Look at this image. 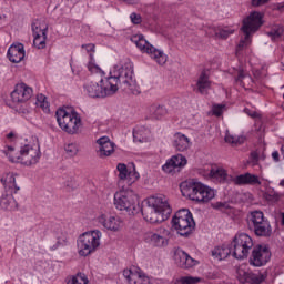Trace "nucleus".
<instances>
[{"instance_id": "1", "label": "nucleus", "mask_w": 284, "mask_h": 284, "mask_svg": "<svg viewBox=\"0 0 284 284\" xmlns=\"http://www.w3.org/2000/svg\"><path fill=\"white\" fill-rule=\"evenodd\" d=\"M113 94L119 92V88L128 94H141L136 79H134V63L130 58L121 60L115 64L106 77Z\"/></svg>"}, {"instance_id": "2", "label": "nucleus", "mask_w": 284, "mask_h": 284, "mask_svg": "<svg viewBox=\"0 0 284 284\" xmlns=\"http://www.w3.org/2000/svg\"><path fill=\"white\" fill-rule=\"evenodd\" d=\"M141 212L146 223H163L172 214V207L165 195H156L144 201Z\"/></svg>"}, {"instance_id": "3", "label": "nucleus", "mask_w": 284, "mask_h": 284, "mask_svg": "<svg viewBox=\"0 0 284 284\" xmlns=\"http://www.w3.org/2000/svg\"><path fill=\"white\" fill-rule=\"evenodd\" d=\"M19 154L17 156L9 155L11 163H21L28 168L37 165L41 159V148L39 141L34 138H21L18 140Z\"/></svg>"}, {"instance_id": "4", "label": "nucleus", "mask_w": 284, "mask_h": 284, "mask_svg": "<svg viewBox=\"0 0 284 284\" xmlns=\"http://www.w3.org/2000/svg\"><path fill=\"white\" fill-rule=\"evenodd\" d=\"M263 26V13L258 11H253L243 20L242 32L244 38L240 40L236 47V54H241L242 50H245L247 45L252 43V37L254 33L258 32Z\"/></svg>"}, {"instance_id": "5", "label": "nucleus", "mask_w": 284, "mask_h": 284, "mask_svg": "<svg viewBox=\"0 0 284 284\" xmlns=\"http://www.w3.org/2000/svg\"><path fill=\"white\" fill-rule=\"evenodd\" d=\"M182 194L196 203H210L215 199L216 190L201 182H190L182 189Z\"/></svg>"}, {"instance_id": "6", "label": "nucleus", "mask_w": 284, "mask_h": 284, "mask_svg": "<svg viewBox=\"0 0 284 284\" xmlns=\"http://www.w3.org/2000/svg\"><path fill=\"white\" fill-rule=\"evenodd\" d=\"M55 116L59 128L67 134H78L81 125H83L81 114L74 110L59 109Z\"/></svg>"}, {"instance_id": "7", "label": "nucleus", "mask_w": 284, "mask_h": 284, "mask_svg": "<svg viewBox=\"0 0 284 284\" xmlns=\"http://www.w3.org/2000/svg\"><path fill=\"white\" fill-rule=\"evenodd\" d=\"M101 236L103 234L99 230L89 231L81 234L77 241L79 256H90L101 246Z\"/></svg>"}, {"instance_id": "8", "label": "nucleus", "mask_w": 284, "mask_h": 284, "mask_svg": "<svg viewBox=\"0 0 284 284\" xmlns=\"http://www.w3.org/2000/svg\"><path fill=\"white\" fill-rule=\"evenodd\" d=\"M172 227L180 236H190L196 227L192 212L187 209L178 211L172 219Z\"/></svg>"}, {"instance_id": "9", "label": "nucleus", "mask_w": 284, "mask_h": 284, "mask_svg": "<svg viewBox=\"0 0 284 284\" xmlns=\"http://www.w3.org/2000/svg\"><path fill=\"white\" fill-rule=\"evenodd\" d=\"M131 41L139 48L142 54H148L158 65H165L168 63V55L162 50L149 43L143 34L133 36Z\"/></svg>"}, {"instance_id": "10", "label": "nucleus", "mask_w": 284, "mask_h": 284, "mask_svg": "<svg viewBox=\"0 0 284 284\" xmlns=\"http://www.w3.org/2000/svg\"><path fill=\"white\" fill-rule=\"evenodd\" d=\"M230 245L234 258L243 261V258L250 256V252L254 247V241L246 233H237Z\"/></svg>"}, {"instance_id": "11", "label": "nucleus", "mask_w": 284, "mask_h": 284, "mask_svg": "<svg viewBox=\"0 0 284 284\" xmlns=\"http://www.w3.org/2000/svg\"><path fill=\"white\" fill-rule=\"evenodd\" d=\"M113 203L120 212L134 214V211L136 210V195L134 194V191L123 189L115 192Z\"/></svg>"}, {"instance_id": "12", "label": "nucleus", "mask_w": 284, "mask_h": 284, "mask_svg": "<svg viewBox=\"0 0 284 284\" xmlns=\"http://www.w3.org/2000/svg\"><path fill=\"white\" fill-rule=\"evenodd\" d=\"M84 92L92 99H105V97L114 94L108 78H102L99 82H87L84 84Z\"/></svg>"}, {"instance_id": "13", "label": "nucleus", "mask_w": 284, "mask_h": 284, "mask_svg": "<svg viewBox=\"0 0 284 284\" xmlns=\"http://www.w3.org/2000/svg\"><path fill=\"white\" fill-rule=\"evenodd\" d=\"M248 226L255 232L256 236H270L272 234V225L265 219L262 211H253L248 215Z\"/></svg>"}, {"instance_id": "14", "label": "nucleus", "mask_w": 284, "mask_h": 284, "mask_svg": "<svg viewBox=\"0 0 284 284\" xmlns=\"http://www.w3.org/2000/svg\"><path fill=\"white\" fill-rule=\"evenodd\" d=\"M270 258H272L270 247L267 245H256L252 250L248 263L252 267H264L270 263Z\"/></svg>"}, {"instance_id": "15", "label": "nucleus", "mask_w": 284, "mask_h": 284, "mask_svg": "<svg viewBox=\"0 0 284 284\" xmlns=\"http://www.w3.org/2000/svg\"><path fill=\"white\" fill-rule=\"evenodd\" d=\"M146 239L154 247H168L172 239V230L160 227L158 233H149Z\"/></svg>"}, {"instance_id": "16", "label": "nucleus", "mask_w": 284, "mask_h": 284, "mask_svg": "<svg viewBox=\"0 0 284 284\" xmlns=\"http://www.w3.org/2000/svg\"><path fill=\"white\" fill-rule=\"evenodd\" d=\"M32 94H34L32 87L21 82L16 84L14 90L11 92V101L12 103H26L32 99Z\"/></svg>"}, {"instance_id": "17", "label": "nucleus", "mask_w": 284, "mask_h": 284, "mask_svg": "<svg viewBox=\"0 0 284 284\" xmlns=\"http://www.w3.org/2000/svg\"><path fill=\"white\" fill-rule=\"evenodd\" d=\"M186 165L187 158H185L183 154H176L165 162L162 170L163 172H166V174H174L175 172H181V170H183V168Z\"/></svg>"}, {"instance_id": "18", "label": "nucleus", "mask_w": 284, "mask_h": 284, "mask_svg": "<svg viewBox=\"0 0 284 284\" xmlns=\"http://www.w3.org/2000/svg\"><path fill=\"white\" fill-rule=\"evenodd\" d=\"M98 223H100V225H103L104 229L109 230L110 232H120V230L124 225L121 216L105 214H102L98 217Z\"/></svg>"}, {"instance_id": "19", "label": "nucleus", "mask_w": 284, "mask_h": 284, "mask_svg": "<svg viewBox=\"0 0 284 284\" xmlns=\"http://www.w3.org/2000/svg\"><path fill=\"white\" fill-rule=\"evenodd\" d=\"M116 170L119 172L118 176L120 182L126 181L128 185H132L133 183H136V181H139L141 176L139 172H136V169L134 166L132 170H129L125 163H119L116 165Z\"/></svg>"}, {"instance_id": "20", "label": "nucleus", "mask_w": 284, "mask_h": 284, "mask_svg": "<svg viewBox=\"0 0 284 284\" xmlns=\"http://www.w3.org/2000/svg\"><path fill=\"white\" fill-rule=\"evenodd\" d=\"M237 280L244 284H261L263 283V281H265V276H263L262 274L253 273L248 268L240 266L237 268Z\"/></svg>"}, {"instance_id": "21", "label": "nucleus", "mask_w": 284, "mask_h": 284, "mask_svg": "<svg viewBox=\"0 0 284 284\" xmlns=\"http://www.w3.org/2000/svg\"><path fill=\"white\" fill-rule=\"evenodd\" d=\"M123 276L129 284H152V278L141 270H124Z\"/></svg>"}, {"instance_id": "22", "label": "nucleus", "mask_w": 284, "mask_h": 284, "mask_svg": "<svg viewBox=\"0 0 284 284\" xmlns=\"http://www.w3.org/2000/svg\"><path fill=\"white\" fill-rule=\"evenodd\" d=\"M97 144L99 145L98 154L101 159L114 154V148H116V145L114 142L110 141V138L102 136L97 140Z\"/></svg>"}, {"instance_id": "23", "label": "nucleus", "mask_w": 284, "mask_h": 284, "mask_svg": "<svg viewBox=\"0 0 284 284\" xmlns=\"http://www.w3.org/2000/svg\"><path fill=\"white\" fill-rule=\"evenodd\" d=\"M33 32V45L38 48V50H43L45 48V41L48 39V28L38 27L37 23L32 24Z\"/></svg>"}, {"instance_id": "24", "label": "nucleus", "mask_w": 284, "mask_h": 284, "mask_svg": "<svg viewBox=\"0 0 284 284\" xmlns=\"http://www.w3.org/2000/svg\"><path fill=\"white\" fill-rule=\"evenodd\" d=\"M7 57L11 63H21V60L26 59V49L23 43L12 44L9 47Z\"/></svg>"}, {"instance_id": "25", "label": "nucleus", "mask_w": 284, "mask_h": 284, "mask_svg": "<svg viewBox=\"0 0 284 284\" xmlns=\"http://www.w3.org/2000/svg\"><path fill=\"white\" fill-rule=\"evenodd\" d=\"M233 183L235 185H251V186H256L261 185V178L256 174H252L250 172H246L244 174H240L233 179Z\"/></svg>"}, {"instance_id": "26", "label": "nucleus", "mask_w": 284, "mask_h": 284, "mask_svg": "<svg viewBox=\"0 0 284 284\" xmlns=\"http://www.w3.org/2000/svg\"><path fill=\"white\" fill-rule=\"evenodd\" d=\"M174 260L176 265L183 270H190V267H194L197 263L190 254L181 250L175 252Z\"/></svg>"}, {"instance_id": "27", "label": "nucleus", "mask_w": 284, "mask_h": 284, "mask_svg": "<svg viewBox=\"0 0 284 284\" xmlns=\"http://www.w3.org/2000/svg\"><path fill=\"white\" fill-rule=\"evenodd\" d=\"M192 142H190V138L185 134L178 132L173 135L172 146L176 152H186L190 150Z\"/></svg>"}, {"instance_id": "28", "label": "nucleus", "mask_w": 284, "mask_h": 284, "mask_svg": "<svg viewBox=\"0 0 284 284\" xmlns=\"http://www.w3.org/2000/svg\"><path fill=\"white\" fill-rule=\"evenodd\" d=\"M211 88L212 81H210V75L206 70H203L197 78L195 91L205 95L210 92Z\"/></svg>"}, {"instance_id": "29", "label": "nucleus", "mask_w": 284, "mask_h": 284, "mask_svg": "<svg viewBox=\"0 0 284 284\" xmlns=\"http://www.w3.org/2000/svg\"><path fill=\"white\" fill-rule=\"evenodd\" d=\"M0 207L1 210H6L7 212H14V210L19 209V204H17L12 192L6 191L4 193H2L0 197Z\"/></svg>"}, {"instance_id": "30", "label": "nucleus", "mask_w": 284, "mask_h": 284, "mask_svg": "<svg viewBox=\"0 0 284 284\" xmlns=\"http://www.w3.org/2000/svg\"><path fill=\"white\" fill-rule=\"evenodd\" d=\"M230 254H233L231 244H223L221 246H215L212 250V256L213 258H216V261H225Z\"/></svg>"}, {"instance_id": "31", "label": "nucleus", "mask_w": 284, "mask_h": 284, "mask_svg": "<svg viewBox=\"0 0 284 284\" xmlns=\"http://www.w3.org/2000/svg\"><path fill=\"white\" fill-rule=\"evenodd\" d=\"M234 81L237 83V85H241V88H245V81H247L248 85L252 83V77L247 74L243 68H239L233 72Z\"/></svg>"}, {"instance_id": "32", "label": "nucleus", "mask_w": 284, "mask_h": 284, "mask_svg": "<svg viewBox=\"0 0 284 284\" xmlns=\"http://www.w3.org/2000/svg\"><path fill=\"white\" fill-rule=\"evenodd\" d=\"M149 114L151 119L155 121H161L164 116H168V109L161 104H152L149 106Z\"/></svg>"}, {"instance_id": "33", "label": "nucleus", "mask_w": 284, "mask_h": 284, "mask_svg": "<svg viewBox=\"0 0 284 284\" xmlns=\"http://www.w3.org/2000/svg\"><path fill=\"white\" fill-rule=\"evenodd\" d=\"M206 34L207 37H215V39H227L230 34H234V30L212 27L206 31Z\"/></svg>"}, {"instance_id": "34", "label": "nucleus", "mask_w": 284, "mask_h": 284, "mask_svg": "<svg viewBox=\"0 0 284 284\" xmlns=\"http://www.w3.org/2000/svg\"><path fill=\"white\" fill-rule=\"evenodd\" d=\"M210 178L217 183L227 181V171L223 168H213L210 171Z\"/></svg>"}, {"instance_id": "35", "label": "nucleus", "mask_w": 284, "mask_h": 284, "mask_svg": "<svg viewBox=\"0 0 284 284\" xmlns=\"http://www.w3.org/2000/svg\"><path fill=\"white\" fill-rule=\"evenodd\" d=\"M283 26L274 24L270 31H266V36L271 39V41H281V38L283 37Z\"/></svg>"}, {"instance_id": "36", "label": "nucleus", "mask_w": 284, "mask_h": 284, "mask_svg": "<svg viewBox=\"0 0 284 284\" xmlns=\"http://www.w3.org/2000/svg\"><path fill=\"white\" fill-rule=\"evenodd\" d=\"M67 284H90V280H88V275H85V273L80 272L68 277Z\"/></svg>"}, {"instance_id": "37", "label": "nucleus", "mask_w": 284, "mask_h": 284, "mask_svg": "<svg viewBox=\"0 0 284 284\" xmlns=\"http://www.w3.org/2000/svg\"><path fill=\"white\" fill-rule=\"evenodd\" d=\"M36 105L37 108H41L45 114H50V102H48V98H45V95L39 94L37 97Z\"/></svg>"}, {"instance_id": "38", "label": "nucleus", "mask_w": 284, "mask_h": 284, "mask_svg": "<svg viewBox=\"0 0 284 284\" xmlns=\"http://www.w3.org/2000/svg\"><path fill=\"white\" fill-rule=\"evenodd\" d=\"M87 68L91 74H103V70H101V67L97 64L94 61V54L90 53V59L87 64Z\"/></svg>"}, {"instance_id": "39", "label": "nucleus", "mask_w": 284, "mask_h": 284, "mask_svg": "<svg viewBox=\"0 0 284 284\" xmlns=\"http://www.w3.org/2000/svg\"><path fill=\"white\" fill-rule=\"evenodd\" d=\"M53 234L57 241H68V232L63 230V226H61V224H57L53 226Z\"/></svg>"}, {"instance_id": "40", "label": "nucleus", "mask_w": 284, "mask_h": 284, "mask_svg": "<svg viewBox=\"0 0 284 284\" xmlns=\"http://www.w3.org/2000/svg\"><path fill=\"white\" fill-rule=\"evenodd\" d=\"M4 187H9V189H17L19 190V187H17V178H14V173H8L4 179L1 180Z\"/></svg>"}, {"instance_id": "41", "label": "nucleus", "mask_w": 284, "mask_h": 284, "mask_svg": "<svg viewBox=\"0 0 284 284\" xmlns=\"http://www.w3.org/2000/svg\"><path fill=\"white\" fill-rule=\"evenodd\" d=\"M203 281V278L197 277V276H182L176 281V284H199Z\"/></svg>"}, {"instance_id": "42", "label": "nucleus", "mask_w": 284, "mask_h": 284, "mask_svg": "<svg viewBox=\"0 0 284 284\" xmlns=\"http://www.w3.org/2000/svg\"><path fill=\"white\" fill-rule=\"evenodd\" d=\"M264 199L266 201H271L272 203H276V201H278V199H281V196L278 195V193H276L274 191L273 187H266V190L264 192Z\"/></svg>"}, {"instance_id": "43", "label": "nucleus", "mask_w": 284, "mask_h": 284, "mask_svg": "<svg viewBox=\"0 0 284 284\" xmlns=\"http://www.w3.org/2000/svg\"><path fill=\"white\" fill-rule=\"evenodd\" d=\"M225 142L232 143L233 145H242V143H245V136H243V135H226Z\"/></svg>"}, {"instance_id": "44", "label": "nucleus", "mask_w": 284, "mask_h": 284, "mask_svg": "<svg viewBox=\"0 0 284 284\" xmlns=\"http://www.w3.org/2000/svg\"><path fill=\"white\" fill-rule=\"evenodd\" d=\"M64 151L68 156H77V154H79V145H77V143H69L64 145Z\"/></svg>"}, {"instance_id": "45", "label": "nucleus", "mask_w": 284, "mask_h": 284, "mask_svg": "<svg viewBox=\"0 0 284 284\" xmlns=\"http://www.w3.org/2000/svg\"><path fill=\"white\" fill-rule=\"evenodd\" d=\"M138 134H152V131L148 126L138 125L133 129V138L136 139Z\"/></svg>"}, {"instance_id": "46", "label": "nucleus", "mask_w": 284, "mask_h": 284, "mask_svg": "<svg viewBox=\"0 0 284 284\" xmlns=\"http://www.w3.org/2000/svg\"><path fill=\"white\" fill-rule=\"evenodd\" d=\"M130 19H131V23H133L134 26H140V23L143 22V18L141 17V14L136 12H132L130 14Z\"/></svg>"}, {"instance_id": "47", "label": "nucleus", "mask_w": 284, "mask_h": 284, "mask_svg": "<svg viewBox=\"0 0 284 284\" xmlns=\"http://www.w3.org/2000/svg\"><path fill=\"white\" fill-rule=\"evenodd\" d=\"M223 108L224 106L221 104L213 105L212 112H213L214 116H221V114H223Z\"/></svg>"}, {"instance_id": "48", "label": "nucleus", "mask_w": 284, "mask_h": 284, "mask_svg": "<svg viewBox=\"0 0 284 284\" xmlns=\"http://www.w3.org/2000/svg\"><path fill=\"white\" fill-rule=\"evenodd\" d=\"M82 48L89 53V58H90V54H94L97 47L94 45V43H89V44H82Z\"/></svg>"}, {"instance_id": "49", "label": "nucleus", "mask_w": 284, "mask_h": 284, "mask_svg": "<svg viewBox=\"0 0 284 284\" xmlns=\"http://www.w3.org/2000/svg\"><path fill=\"white\" fill-rule=\"evenodd\" d=\"M3 154H6V156H7L8 159H10V155H11V156H17L19 153H17V151H14V148H12V146H7V149L3 150Z\"/></svg>"}, {"instance_id": "50", "label": "nucleus", "mask_w": 284, "mask_h": 284, "mask_svg": "<svg viewBox=\"0 0 284 284\" xmlns=\"http://www.w3.org/2000/svg\"><path fill=\"white\" fill-rule=\"evenodd\" d=\"M267 2H270V0H252V6L258 8V6H265Z\"/></svg>"}, {"instance_id": "51", "label": "nucleus", "mask_w": 284, "mask_h": 284, "mask_svg": "<svg viewBox=\"0 0 284 284\" xmlns=\"http://www.w3.org/2000/svg\"><path fill=\"white\" fill-rule=\"evenodd\" d=\"M272 159L275 160L276 163L281 161V154L278 153V151H274L272 153Z\"/></svg>"}, {"instance_id": "52", "label": "nucleus", "mask_w": 284, "mask_h": 284, "mask_svg": "<svg viewBox=\"0 0 284 284\" xmlns=\"http://www.w3.org/2000/svg\"><path fill=\"white\" fill-rule=\"evenodd\" d=\"M77 185H78L77 182L72 180L67 183V187H69V190H75Z\"/></svg>"}, {"instance_id": "53", "label": "nucleus", "mask_w": 284, "mask_h": 284, "mask_svg": "<svg viewBox=\"0 0 284 284\" xmlns=\"http://www.w3.org/2000/svg\"><path fill=\"white\" fill-rule=\"evenodd\" d=\"M251 159H252L253 163H257L258 162V153L252 152Z\"/></svg>"}, {"instance_id": "54", "label": "nucleus", "mask_w": 284, "mask_h": 284, "mask_svg": "<svg viewBox=\"0 0 284 284\" xmlns=\"http://www.w3.org/2000/svg\"><path fill=\"white\" fill-rule=\"evenodd\" d=\"M60 244H61V241L58 240V242H57L53 246H51L50 250H51L52 252H54V250H59V245H60Z\"/></svg>"}, {"instance_id": "55", "label": "nucleus", "mask_w": 284, "mask_h": 284, "mask_svg": "<svg viewBox=\"0 0 284 284\" xmlns=\"http://www.w3.org/2000/svg\"><path fill=\"white\" fill-rule=\"evenodd\" d=\"M14 138V132H10L8 135H7V139H12Z\"/></svg>"}, {"instance_id": "56", "label": "nucleus", "mask_w": 284, "mask_h": 284, "mask_svg": "<svg viewBox=\"0 0 284 284\" xmlns=\"http://www.w3.org/2000/svg\"><path fill=\"white\" fill-rule=\"evenodd\" d=\"M281 152H282V156L284 159V144H282V146H281Z\"/></svg>"}, {"instance_id": "57", "label": "nucleus", "mask_w": 284, "mask_h": 284, "mask_svg": "<svg viewBox=\"0 0 284 284\" xmlns=\"http://www.w3.org/2000/svg\"><path fill=\"white\" fill-rule=\"evenodd\" d=\"M281 187H284V179L280 182Z\"/></svg>"}, {"instance_id": "58", "label": "nucleus", "mask_w": 284, "mask_h": 284, "mask_svg": "<svg viewBox=\"0 0 284 284\" xmlns=\"http://www.w3.org/2000/svg\"><path fill=\"white\" fill-rule=\"evenodd\" d=\"M251 116L254 119L256 116V113L255 112L252 113Z\"/></svg>"}, {"instance_id": "59", "label": "nucleus", "mask_w": 284, "mask_h": 284, "mask_svg": "<svg viewBox=\"0 0 284 284\" xmlns=\"http://www.w3.org/2000/svg\"><path fill=\"white\" fill-rule=\"evenodd\" d=\"M282 70H284V62L282 63V67H281Z\"/></svg>"}, {"instance_id": "60", "label": "nucleus", "mask_w": 284, "mask_h": 284, "mask_svg": "<svg viewBox=\"0 0 284 284\" xmlns=\"http://www.w3.org/2000/svg\"><path fill=\"white\" fill-rule=\"evenodd\" d=\"M282 223H283V225H284V215H283V219H282Z\"/></svg>"}, {"instance_id": "61", "label": "nucleus", "mask_w": 284, "mask_h": 284, "mask_svg": "<svg viewBox=\"0 0 284 284\" xmlns=\"http://www.w3.org/2000/svg\"><path fill=\"white\" fill-rule=\"evenodd\" d=\"M71 1H75V2H77V1H79V0H71Z\"/></svg>"}, {"instance_id": "62", "label": "nucleus", "mask_w": 284, "mask_h": 284, "mask_svg": "<svg viewBox=\"0 0 284 284\" xmlns=\"http://www.w3.org/2000/svg\"><path fill=\"white\" fill-rule=\"evenodd\" d=\"M123 1H130V0H123Z\"/></svg>"}]
</instances>
